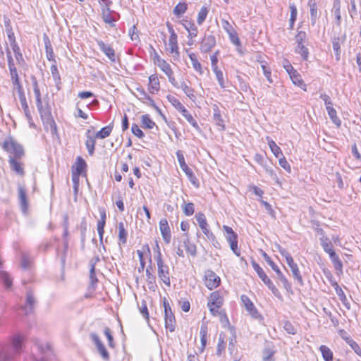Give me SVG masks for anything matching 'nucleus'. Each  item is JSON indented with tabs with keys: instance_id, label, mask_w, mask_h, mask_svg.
I'll return each instance as SVG.
<instances>
[{
	"instance_id": "nucleus-56",
	"label": "nucleus",
	"mask_w": 361,
	"mask_h": 361,
	"mask_svg": "<svg viewBox=\"0 0 361 361\" xmlns=\"http://www.w3.org/2000/svg\"><path fill=\"white\" fill-rule=\"evenodd\" d=\"M37 110L40 114L41 118L44 119L51 115V112L48 108L43 106L42 102H40V106H37Z\"/></svg>"
},
{
	"instance_id": "nucleus-1",
	"label": "nucleus",
	"mask_w": 361,
	"mask_h": 361,
	"mask_svg": "<svg viewBox=\"0 0 361 361\" xmlns=\"http://www.w3.org/2000/svg\"><path fill=\"white\" fill-rule=\"evenodd\" d=\"M2 148L8 153L13 154L15 158L10 157L9 164L11 169L17 174L23 176L24 169L22 164L16 159L20 158L23 154V147L17 143L11 137H7L2 144Z\"/></svg>"
},
{
	"instance_id": "nucleus-63",
	"label": "nucleus",
	"mask_w": 361,
	"mask_h": 361,
	"mask_svg": "<svg viewBox=\"0 0 361 361\" xmlns=\"http://www.w3.org/2000/svg\"><path fill=\"white\" fill-rule=\"evenodd\" d=\"M279 164L281 167L286 170L288 173L291 172V168L284 156L279 158Z\"/></svg>"
},
{
	"instance_id": "nucleus-27",
	"label": "nucleus",
	"mask_w": 361,
	"mask_h": 361,
	"mask_svg": "<svg viewBox=\"0 0 361 361\" xmlns=\"http://www.w3.org/2000/svg\"><path fill=\"white\" fill-rule=\"evenodd\" d=\"M44 42L45 45L46 55L47 58L49 61H54V54L51 47V42L48 37V36L44 34Z\"/></svg>"
},
{
	"instance_id": "nucleus-16",
	"label": "nucleus",
	"mask_w": 361,
	"mask_h": 361,
	"mask_svg": "<svg viewBox=\"0 0 361 361\" xmlns=\"http://www.w3.org/2000/svg\"><path fill=\"white\" fill-rule=\"evenodd\" d=\"M216 45V39L212 35L204 37L202 39L200 50L202 52L207 53L209 52Z\"/></svg>"
},
{
	"instance_id": "nucleus-13",
	"label": "nucleus",
	"mask_w": 361,
	"mask_h": 361,
	"mask_svg": "<svg viewBox=\"0 0 361 361\" xmlns=\"http://www.w3.org/2000/svg\"><path fill=\"white\" fill-rule=\"evenodd\" d=\"M44 128L47 130H49L51 134L52 135L54 138H59V134H58V130L57 126L54 121V119L51 117V115L47 116V118H44V119H42Z\"/></svg>"
},
{
	"instance_id": "nucleus-33",
	"label": "nucleus",
	"mask_w": 361,
	"mask_h": 361,
	"mask_svg": "<svg viewBox=\"0 0 361 361\" xmlns=\"http://www.w3.org/2000/svg\"><path fill=\"white\" fill-rule=\"evenodd\" d=\"M183 245L186 250V252L191 256L195 257L196 253H197L196 245L195 244L190 243V241L188 237H186L183 240Z\"/></svg>"
},
{
	"instance_id": "nucleus-12",
	"label": "nucleus",
	"mask_w": 361,
	"mask_h": 361,
	"mask_svg": "<svg viewBox=\"0 0 361 361\" xmlns=\"http://www.w3.org/2000/svg\"><path fill=\"white\" fill-rule=\"evenodd\" d=\"M90 338H91L92 341L94 342V343L95 344L97 349L99 353L102 357V358L104 360H108L109 359V353H108L107 350L106 349L105 346L104 345V344L100 341L98 335L95 333H91Z\"/></svg>"
},
{
	"instance_id": "nucleus-19",
	"label": "nucleus",
	"mask_w": 361,
	"mask_h": 361,
	"mask_svg": "<svg viewBox=\"0 0 361 361\" xmlns=\"http://www.w3.org/2000/svg\"><path fill=\"white\" fill-rule=\"evenodd\" d=\"M224 299L218 291L212 293L209 297L207 306H216L221 307L223 305Z\"/></svg>"
},
{
	"instance_id": "nucleus-25",
	"label": "nucleus",
	"mask_w": 361,
	"mask_h": 361,
	"mask_svg": "<svg viewBox=\"0 0 361 361\" xmlns=\"http://www.w3.org/2000/svg\"><path fill=\"white\" fill-rule=\"evenodd\" d=\"M146 281L150 290L155 291L157 290L156 276L149 271L148 267L146 269Z\"/></svg>"
},
{
	"instance_id": "nucleus-58",
	"label": "nucleus",
	"mask_w": 361,
	"mask_h": 361,
	"mask_svg": "<svg viewBox=\"0 0 361 361\" xmlns=\"http://www.w3.org/2000/svg\"><path fill=\"white\" fill-rule=\"evenodd\" d=\"M13 51L14 52L16 60L20 63V61H23V55L20 52V47L17 43H12L11 44Z\"/></svg>"
},
{
	"instance_id": "nucleus-38",
	"label": "nucleus",
	"mask_w": 361,
	"mask_h": 361,
	"mask_svg": "<svg viewBox=\"0 0 361 361\" xmlns=\"http://www.w3.org/2000/svg\"><path fill=\"white\" fill-rule=\"evenodd\" d=\"M208 334V328L206 324H202L200 328V341H201V345L202 349L201 351L202 352L207 345V336Z\"/></svg>"
},
{
	"instance_id": "nucleus-39",
	"label": "nucleus",
	"mask_w": 361,
	"mask_h": 361,
	"mask_svg": "<svg viewBox=\"0 0 361 361\" xmlns=\"http://www.w3.org/2000/svg\"><path fill=\"white\" fill-rule=\"evenodd\" d=\"M113 129L112 125H109L107 126H105L102 128L99 131H98L95 137L99 138V139H104L109 136Z\"/></svg>"
},
{
	"instance_id": "nucleus-22",
	"label": "nucleus",
	"mask_w": 361,
	"mask_h": 361,
	"mask_svg": "<svg viewBox=\"0 0 361 361\" xmlns=\"http://www.w3.org/2000/svg\"><path fill=\"white\" fill-rule=\"evenodd\" d=\"M18 198H19V202H20L21 209L23 212H25L27 209V206H28L26 191H25V188L21 185L18 186Z\"/></svg>"
},
{
	"instance_id": "nucleus-46",
	"label": "nucleus",
	"mask_w": 361,
	"mask_h": 361,
	"mask_svg": "<svg viewBox=\"0 0 361 361\" xmlns=\"http://www.w3.org/2000/svg\"><path fill=\"white\" fill-rule=\"evenodd\" d=\"M118 231L119 241L121 243L125 244L127 240V233L126 231V229L124 228V224L123 222H120L118 224Z\"/></svg>"
},
{
	"instance_id": "nucleus-32",
	"label": "nucleus",
	"mask_w": 361,
	"mask_h": 361,
	"mask_svg": "<svg viewBox=\"0 0 361 361\" xmlns=\"http://www.w3.org/2000/svg\"><path fill=\"white\" fill-rule=\"evenodd\" d=\"M319 350L322 355V357L325 361H333L334 355L332 350L326 345H322Z\"/></svg>"
},
{
	"instance_id": "nucleus-17",
	"label": "nucleus",
	"mask_w": 361,
	"mask_h": 361,
	"mask_svg": "<svg viewBox=\"0 0 361 361\" xmlns=\"http://www.w3.org/2000/svg\"><path fill=\"white\" fill-rule=\"evenodd\" d=\"M97 43L99 49L106 54L109 60L111 61H115V51L114 49L110 45L105 44L102 40H97Z\"/></svg>"
},
{
	"instance_id": "nucleus-3",
	"label": "nucleus",
	"mask_w": 361,
	"mask_h": 361,
	"mask_svg": "<svg viewBox=\"0 0 361 361\" xmlns=\"http://www.w3.org/2000/svg\"><path fill=\"white\" fill-rule=\"evenodd\" d=\"M264 259L267 262V264L271 267V269L276 272L277 275L278 279L282 283L284 288L286 290H290L291 289V284L288 282V279L283 275V274L281 271L279 267L271 260V257L266 253L264 252L262 254Z\"/></svg>"
},
{
	"instance_id": "nucleus-35",
	"label": "nucleus",
	"mask_w": 361,
	"mask_h": 361,
	"mask_svg": "<svg viewBox=\"0 0 361 361\" xmlns=\"http://www.w3.org/2000/svg\"><path fill=\"white\" fill-rule=\"evenodd\" d=\"M260 66L267 81L269 82V83L272 84L274 82V80L271 78V70L268 66V63L265 61H260Z\"/></svg>"
},
{
	"instance_id": "nucleus-29",
	"label": "nucleus",
	"mask_w": 361,
	"mask_h": 361,
	"mask_svg": "<svg viewBox=\"0 0 361 361\" xmlns=\"http://www.w3.org/2000/svg\"><path fill=\"white\" fill-rule=\"evenodd\" d=\"M337 295L339 298V300L341 301L342 304L348 309H350V304L347 299V297L342 290V288L339 286V285H336V287L334 288Z\"/></svg>"
},
{
	"instance_id": "nucleus-62",
	"label": "nucleus",
	"mask_w": 361,
	"mask_h": 361,
	"mask_svg": "<svg viewBox=\"0 0 361 361\" xmlns=\"http://www.w3.org/2000/svg\"><path fill=\"white\" fill-rule=\"evenodd\" d=\"M106 222L103 220H99L97 222V229L98 234L99 235V240L100 242L102 243L103 240V235L104 233V226H105Z\"/></svg>"
},
{
	"instance_id": "nucleus-21",
	"label": "nucleus",
	"mask_w": 361,
	"mask_h": 361,
	"mask_svg": "<svg viewBox=\"0 0 361 361\" xmlns=\"http://www.w3.org/2000/svg\"><path fill=\"white\" fill-rule=\"evenodd\" d=\"M160 84L157 75H151L149 77L148 90L152 94H155L159 91Z\"/></svg>"
},
{
	"instance_id": "nucleus-49",
	"label": "nucleus",
	"mask_w": 361,
	"mask_h": 361,
	"mask_svg": "<svg viewBox=\"0 0 361 361\" xmlns=\"http://www.w3.org/2000/svg\"><path fill=\"white\" fill-rule=\"evenodd\" d=\"M275 351L270 348H266L262 352V360L263 361H274L273 356Z\"/></svg>"
},
{
	"instance_id": "nucleus-51",
	"label": "nucleus",
	"mask_w": 361,
	"mask_h": 361,
	"mask_svg": "<svg viewBox=\"0 0 361 361\" xmlns=\"http://www.w3.org/2000/svg\"><path fill=\"white\" fill-rule=\"evenodd\" d=\"M185 29L188 31L190 38L195 37L197 35V27L195 24H183Z\"/></svg>"
},
{
	"instance_id": "nucleus-52",
	"label": "nucleus",
	"mask_w": 361,
	"mask_h": 361,
	"mask_svg": "<svg viewBox=\"0 0 361 361\" xmlns=\"http://www.w3.org/2000/svg\"><path fill=\"white\" fill-rule=\"evenodd\" d=\"M226 348V343L224 341V337L221 334L219 337V342L216 347V354L220 356L223 351H224Z\"/></svg>"
},
{
	"instance_id": "nucleus-61",
	"label": "nucleus",
	"mask_w": 361,
	"mask_h": 361,
	"mask_svg": "<svg viewBox=\"0 0 361 361\" xmlns=\"http://www.w3.org/2000/svg\"><path fill=\"white\" fill-rule=\"evenodd\" d=\"M32 261L27 255L23 254L21 257V267L23 269H28L31 266Z\"/></svg>"
},
{
	"instance_id": "nucleus-4",
	"label": "nucleus",
	"mask_w": 361,
	"mask_h": 361,
	"mask_svg": "<svg viewBox=\"0 0 361 361\" xmlns=\"http://www.w3.org/2000/svg\"><path fill=\"white\" fill-rule=\"evenodd\" d=\"M99 3L102 6V14L104 23H115L119 19V15L109 8L108 0H100Z\"/></svg>"
},
{
	"instance_id": "nucleus-43",
	"label": "nucleus",
	"mask_w": 361,
	"mask_h": 361,
	"mask_svg": "<svg viewBox=\"0 0 361 361\" xmlns=\"http://www.w3.org/2000/svg\"><path fill=\"white\" fill-rule=\"evenodd\" d=\"M0 279L4 282L6 288L8 289L11 288L13 280L7 272L4 271H0Z\"/></svg>"
},
{
	"instance_id": "nucleus-36",
	"label": "nucleus",
	"mask_w": 361,
	"mask_h": 361,
	"mask_svg": "<svg viewBox=\"0 0 361 361\" xmlns=\"http://www.w3.org/2000/svg\"><path fill=\"white\" fill-rule=\"evenodd\" d=\"M32 82L33 86V92L36 99V106H40V102H42L41 92L38 86V82L35 77L32 78Z\"/></svg>"
},
{
	"instance_id": "nucleus-14",
	"label": "nucleus",
	"mask_w": 361,
	"mask_h": 361,
	"mask_svg": "<svg viewBox=\"0 0 361 361\" xmlns=\"http://www.w3.org/2000/svg\"><path fill=\"white\" fill-rule=\"evenodd\" d=\"M259 279L264 282V283L268 287L271 291L273 295L279 299L282 298V295L278 288L275 286L271 280L267 276L265 272L259 276Z\"/></svg>"
},
{
	"instance_id": "nucleus-15",
	"label": "nucleus",
	"mask_w": 361,
	"mask_h": 361,
	"mask_svg": "<svg viewBox=\"0 0 361 361\" xmlns=\"http://www.w3.org/2000/svg\"><path fill=\"white\" fill-rule=\"evenodd\" d=\"M159 229L166 243H169L171 241V230L166 219H161L159 221Z\"/></svg>"
},
{
	"instance_id": "nucleus-18",
	"label": "nucleus",
	"mask_w": 361,
	"mask_h": 361,
	"mask_svg": "<svg viewBox=\"0 0 361 361\" xmlns=\"http://www.w3.org/2000/svg\"><path fill=\"white\" fill-rule=\"evenodd\" d=\"M288 265L291 269L293 276L295 280L298 281V282L302 286L304 284L302 277L300 274L299 268L298 267V264L294 262V260L293 258H289L288 261L287 262Z\"/></svg>"
},
{
	"instance_id": "nucleus-20",
	"label": "nucleus",
	"mask_w": 361,
	"mask_h": 361,
	"mask_svg": "<svg viewBox=\"0 0 361 361\" xmlns=\"http://www.w3.org/2000/svg\"><path fill=\"white\" fill-rule=\"evenodd\" d=\"M213 109V118L216 124L221 128L222 130L225 129V121L223 118L221 111L217 104H214L212 105Z\"/></svg>"
},
{
	"instance_id": "nucleus-44",
	"label": "nucleus",
	"mask_w": 361,
	"mask_h": 361,
	"mask_svg": "<svg viewBox=\"0 0 361 361\" xmlns=\"http://www.w3.org/2000/svg\"><path fill=\"white\" fill-rule=\"evenodd\" d=\"M308 6L310 7L311 20L312 21H316L318 16V11L317 4L314 0H310L308 3Z\"/></svg>"
},
{
	"instance_id": "nucleus-5",
	"label": "nucleus",
	"mask_w": 361,
	"mask_h": 361,
	"mask_svg": "<svg viewBox=\"0 0 361 361\" xmlns=\"http://www.w3.org/2000/svg\"><path fill=\"white\" fill-rule=\"evenodd\" d=\"M164 307L165 313V327L171 332H173L176 328V319L173 313L172 312L171 306L165 298H164Z\"/></svg>"
},
{
	"instance_id": "nucleus-31",
	"label": "nucleus",
	"mask_w": 361,
	"mask_h": 361,
	"mask_svg": "<svg viewBox=\"0 0 361 361\" xmlns=\"http://www.w3.org/2000/svg\"><path fill=\"white\" fill-rule=\"evenodd\" d=\"M24 337L21 335H15L12 339V347L16 353H19L22 349Z\"/></svg>"
},
{
	"instance_id": "nucleus-42",
	"label": "nucleus",
	"mask_w": 361,
	"mask_h": 361,
	"mask_svg": "<svg viewBox=\"0 0 361 361\" xmlns=\"http://www.w3.org/2000/svg\"><path fill=\"white\" fill-rule=\"evenodd\" d=\"M141 121L142 128L152 129L155 126V123L149 118L148 114L142 115Z\"/></svg>"
},
{
	"instance_id": "nucleus-30",
	"label": "nucleus",
	"mask_w": 361,
	"mask_h": 361,
	"mask_svg": "<svg viewBox=\"0 0 361 361\" xmlns=\"http://www.w3.org/2000/svg\"><path fill=\"white\" fill-rule=\"evenodd\" d=\"M267 144L276 157H279L280 156H283L281 148L276 144V142L271 140L269 137H267Z\"/></svg>"
},
{
	"instance_id": "nucleus-6",
	"label": "nucleus",
	"mask_w": 361,
	"mask_h": 361,
	"mask_svg": "<svg viewBox=\"0 0 361 361\" xmlns=\"http://www.w3.org/2000/svg\"><path fill=\"white\" fill-rule=\"evenodd\" d=\"M167 27L171 35L166 50L172 54L173 57H178L180 53L178 51L177 35L175 33L171 24H167Z\"/></svg>"
},
{
	"instance_id": "nucleus-8",
	"label": "nucleus",
	"mask_w": 361,
	"mask_h": 361,
	"mask_svg": "<svg viewBox=\"0 0 361 361\" xmlns=\"http://www.w3.org/2000/svg\"><path fill=\"white\" fill-rule=\"evenodd\" d=\"M221 279L213 271L207 270L204 274V284L209 289L212 290L218 287Z\"/></svg>"
},
{
	"instance_id": "nucleus-23",
	"label": "nucleus",
	"mask_w": 361,
	"mask_h": 361,
	"mask_svg": "<svg viewBox=\"0 0 361 361\" xmlns=\"http://www.w3.org/2000/svg\"><path fill=\"white\" fill-rule=\"evenodd\" d=\"M329 258L331 262L334 264L335 269L337 271V274H341L343 273V263L341 260L339 259L338 255L334 252H331L329 254Z\"/></svg>"
},
{
	"instance_id": "nucleus-2",
	"label": "nucleus",
	"mask_w": 361,
	"mask_h": 361,
	"mask_svg": "<svg viewBox=\"0 0 361 361\" xmlns=\"http://www.w3.org/2000/svg\"><path fill=\"white\" fill-rule=\"evenodd\" d=\"M196 221L203 233L206 235L207 238L212 242L214 246L217 247L219 245L217 240L216 239L214 233L209 230V226L207 222L205 216L202 213H198L195 216Z\"/></svg>"
},
{
	"instance_id": "nucleus-7",
	"label": "nucleus",
	"mask_w": 361,
	"mask_h": 361,
	"mask_svg": "<svg viewBox=\"0 0 361 361\" xmlns=\"http://www.w3.org/2000/svg\"><path fill=\"white\" fill-rule=\"evenodd\" d=\"M224 29L227 32L231 42L236 47L237 51L243 55L244 52L242 50L240 40L238 36L236 31L231 26V24H226Z\"/></svg>"
},
{
	"instance_id": "nucleus-47",
	"label": "nucleus",
	"mask_w": 361,
	"mask_h": 361,
	"mask_svg": "<svg viewBox=\"0 0 361 361\" xmlns=\"http://www.w3.org/2000/svg\"><path fill=\"white\" fill-rule=\"evenodd\" d=\"M295 52L299 54L303 59L307 60L308 58V50L305 47L304 43L298 44L295 48Z\"/></svg>"
},
{
	"instance_id": "nucleus-11",
	"label": "nucleus",
	"mask_w": 361,
	"mask_h": 361,
	"mask_svg": "<svg viewBox=\"0 0 361 361\" xmlns=\"http://www.w3.org/2000/svg\"><path fill=\"white\" fill-rule=\"evenodd\" d=\"M241 301L243 303L246 310L249 314L255 319H261L262 316L255 308L253 302L250 299L245 295L241 296Z\"/></svg>"
},
{
	"instance_id": "nucleus-40",
	"label": "nucleus",
	"mask_w": 361,
	"mask_h": 361,
	"mask_svg": "<svg viewBox=\"0 0 361 361\" xmlns=\"http://www.w3.org/2000/svg\"><path fill=\"white\" fill-rule=\"evenodd\" d=\"M328 114L332 122L336 125L338 127L341 126V121L339 118L337 116L336 111L333 107V106L326 108Z\"/></svg>"
},
{
	"instance_id": "nucleus-24",
	"label": "nucleus",
	"mask_w": 361,
	"mask_h": 361,
	"mask_svg": "<svg viewBox=\"0 0 361 361\" xmlns=\"http://www.w3.org/2000/svg\"><path fill=\"white\" fill-rule=\"evenodd\" d=\"M35 300L31 290H27L26 293V305L23 307L25 314H27L32 312Z\"/></svg>"
},
{
	"instance_id": "nucleus-9",
	"label": "nucleus",
	"mask_w": 361,
	"mask_h": 361,
	"mask_svg": "<svg viewBox=\"0 0 361 361\" xmlns=\"http://www.w3.org/2000/svg\"><path fill=\"white\" fill-rule=\"evenodd\" d=\"M176 156L180 169L185 173L192 184H195L196 178L195 177L192 169L186 164L183 153L180 151H177Z\"/></svg>"
},
{
	"instance_id": "nucleus-54",
	"label": "nucleus",
	"mask_w": 361,
	"mask_h": 361,
	"mask_svg": "<svg viewBox=\"0 0 361 361\" xmlns=\"http://www.w3.org/2000/svg\"><path fill=\"white\" fill-rule=\"evenodd\" d=\"M188 5L185 3L178 4L173 9V13L177 16H180L185 12L187 10Z\"/></svg>"
},
{
	"instance_id": "nucleus-50",
	"label": "nucleus",
	"mask_w": 361,
	"mask_h": 361,
	"mask_svg": "<svg viewBox=\"0 0 361 361\" xmlns=\"http://www.w3.org/2000/svg\"><path fill=\"white\" fill-rule=\"evenodd\" d=\"M87 167V164L85 161L80 157H78L76 160V167L75 171L78 174H81L82 172Z\"/></svg>"
},
{
	"instance_id": "nucleus-37",
	"label": "nucleus",
	"mask_w": 361,
	"mask_h": 361,
	"mask_svg": "<svg viewBox=\"0 0 361 361\" xmlns=\"http://www.w3.org/2000/svg\"><path fill=\"white\" fill-rule=\"evenodd\" d=\"M179 88L182 89L184 93L192 101H194L196 98L194 94V90L192 88L189 87L185 82L182 81L180 84H179Z\"/></svg>"
},
{
	"instance_id": "nucleus-10",
	"label": "nucleus",
	"mask_w": 361,
	"mask_h": 361,
	"mask_svg": "<svg viewBox=\"0 0 361 361\" xmlns=\"http://www.w3.org/2000/svg\"><path fill=\"white\" fill-rule=\"evenodd\" d=\"M157 274L159 279L167 286H171L169 267L166 264L157 265Z\"/></svg>"
},
{
	"instance_id": "nucleus-59",
	"label": "nucleus",
	"mask_w": 361,
	"mask_h": 361,
	"mask_svg": "<svg viewBox=\"0 0 361 361\" xmlns=\"http://www.w3.org/2000/svg\"><path fill=\"white\" fill-rule=\"evenodd\" d=\"M166 99L176 108L177 111L183 106L180 102L173 95L168 94L166 96Z\"/></svg>"
},
{
	"instance_id": "nucleus-64",
	"label": "nucleus",
	"mask_w": 361,
	"mask_h": 361,
	"mask_svg": "<svg viewBox=\"0 0 361 361\" xmlns=\"http://www.w3.org/2000/svg\"><path fill=\"white\" fill-rule=\"evenodd\" d=\"M207 14H208V8L204 6L202 7L198 13L197 22L202 23L206 19Z\"/></svg>"
},
{
	"instance_id": "nucleus-41",
	"label": "nucleus",
	"mask_w": 361,
	"mask_h": 361,
	"mask_svg": "<svg viewBox=\"0 0 361 361\" xmlns=\"http://www.w3.org/2000/svg\"><path fill=\"white\" fill-rule=\"evenodd\" d=\"M320 242L322 247L326 253L329 254L331 252H334V250L333 249V245L327 237L321 238Z\"/></svg>"
},
{
	"instance_id": "nucleus-28",
	"label": "nucleus",
	"mask_w": 361,
	"mask_h": 361,
	"mask_svg": "<svg viewBox=\"0 0 361 361\" xmlns=\"http://www.w3.org/2000/svg\"><path fill=\"white\" fill-rule=\"evenodd\" d=\"M331 41L336 60L338 61L340 59L341 44L343 42V39L339 37H334Z\"/></svg>"
},
{
	"instance_id": "nucleus-45",
	"label": "nucleus",
	"mask_w": 361,
	"mask_h": 361,
	"mask_svg": "<svg viewBox=\"0 0 361 361\" xmlns=\"http://www.w3.org/2000/svg\"><path fill=\"white\" fill-rule=\"evenodd\" d=\"M95 137H91V136H87V140L85 142V145H86V147L88 150V153L90 155H92L94 154V146H95V144H96V141H95Z\"/></svg>"
},
{
	"instance_id": "nucleus-53",
	"label": "nucleus",
	"mask_w": 361,
	"mask_h": 361,
	"mask_svg": "<svg viewBox=\"0 0 361 361\" xmlns=\"http://www.w3.org/2000/svg\"><path fill=\"white\" fill-rule=\"evenodd\" d=\"M128 35L130 37L131 40L133 42H140L139 39V35H138V30L135 26V25H133L129 30Z\"/></svg>"
},
{
	"instance_id": "nucleus-48",
	"label": "nucleus",
	"mask_w": 361,
	"mask_h": 361,
	"mask_svg": "<svg viewBox=\"0 0 361 361\" xmlns=\"http://www.w3.org/2000/svg\"><path fill=\"white\" fill-rule=\"evenodd\" d=\"M212 71L215 73V75H216V80L218 81L219 86L221 88H226V86L225 84L223 72L221 70H219V68H214Z\"/></svg>"
},
{
	"instance_id": "nucleus-55",
	"label": "nucleus",
	"mask_w": 361,
	"mask_h": 361,
	"mask_svg": "<svg viewBox=\"0 0 361 361\" xmlns=\"http://www.w3.org/2000/svg\"><path fill=\"white\" fill-rule=\"evenodd\" d=\"M158 66L166 75H170V73H173V71L171 69L170 64L167 63L166 61H159V64L158 65Z\"/></svg>"
},
{
	"instance_id": "nucleus-60",
	"label": "nucleus",
	"mask_w": 361,
	"mask_h": 361,
	"mask_svg": "<svg viewBox=\"0 0 361 361\" xmlns=\"http://www.w3.org/2000/svg\"><path fill=\"white\" fill-rule=\"evenodd\" d=\"M35 345L42 353L49 354L51 353V347L48 344L41 343L39 341L35 342Z\"/></svg>"
},
{
	"instance_id": "nucleus-34",
	"label": "nucleus",
	"mask_w": 361,
	"mask_h": 361,
	"mask_svg": "<svg viewBox=\"0 0 361 361\" xmlns=\"http://www.w3.org/2000/svg\"><path fill=\"white\" fill-rule=\"evenodd\" d=\"M189 59L192 63V67L195 71L199 73L200 75L203 74V70L201 63L198 61L196 55L194 53L188 54Z\"/></svg>"
},
{
	"instance_id": "nucleus-26",
	"label": "nucleus",
	"mask_w": 361,
	"mask_h": 361,
	"mask_svg": "<svg viewBox=\"0 0 361 361\" xmlns=\"http://www.w3.org/2000/svg\"><path fill=\"white\" fill-rule=\"evenodd\" d=\"M289 76L294 85L300 87L304 90H306V85L302 79V77L297 71H294L293 73L289 74Z\"/></svg>"
},
{
	"instance_id": "nucleus-57",
	"label": "nucleus",
	"mask_w": 361,
	"mask_h": 361,
	"mask_svg": "<svg viewBox=\"0 0 361 361\" xmlns=\"http://www.w3.org/2000/svg\"><path fill=\"white\" fill-rule=\"evenodd\" d=\"M183 213L186 216H191L194 214L195 212V206L192 202L184 203V206L183 207Z\"/></svg>"
}]
</instances>
